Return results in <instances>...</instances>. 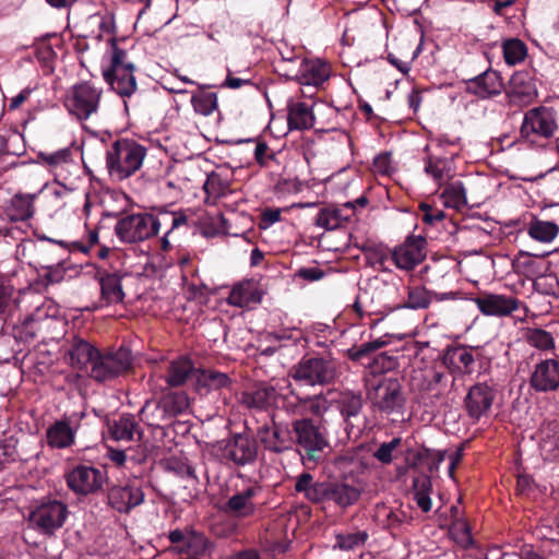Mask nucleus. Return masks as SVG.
<instances>
[{
    "label": "nucleus",
    "instance_id": "54",
    "mask_svg": "<svg viewBox=\"0 0 559 559\" xmlns=\"http://www.w3.org/2000/svg\"><path fill=\"white\" fill-rule=\"evenodd\" d=\"M419 211L421 213V219L424 223L428 225H435L444 218V212L436 209L427 203H421L419 205Z\"/></svg>",
    "mask_w": 559,
    "mask_h": 559
},
{
    "label": "nucleus",
    "instance_id": "42",
    "mask_svg": "<svg viewBox=\"0 0 559 559\" xmlns=\"http://www.w3.org/2000/svg\"><path fill=\"white\" fill-rule=\"evenodd\" d=\"M503 59L508 66L522 63L527 56V47L519 38H508L501 44Z\"/></svg>",
    "mask_w": 559,
    "mask_h": 559
},
{
    "label": "nucleus",
    "instance_id": "12",
    "mask_svg": "<svg viewBox=\"0 0 559 559\" xmlns=\"http://www.w3.org/2000/svg\"><path fill=\"white\" fill-rule=\"evenodd\" d=\"M367 199L360 197L355 201L346 202L341 206H326L319 211L316 225L325 230H334L345 226L356 214V207H365Z\"/></svg>",
    "mask_w": 559,
    "mask_h": 559
},
{
    "label": "nucleus",
    "instance_id": "26",
    "mask_svg": "<svg viewBox=\"0 0 559 559\" xmlns=\"http://www.w3.org/2000/svg\"><path fill=\"white\" fill-rule=\"evenodd\" d=\"M335 404L346 424V430L353 428V420L356 419L362 411L364 403L361 394L353 391H343L335 400Z\"/></svg>",
    "mask_w": 559,
    "mask_h": 559
},
{
    "label": "nucleus",
    "instance_id": "38",
    "mask_svg": "<svg viewBox=\"0 0 559 559\" xmlns=\"http://www.w3.org/2000/svg\"><path fill=\"white\" fill-rule=\"evenodd\" d=\"M195 371L190 359L178 358L170 362L165 380L169 386H180L191 374L194 376Z\"/></svg>",
    "mask_w": 559,
    "mask_h": 559
},
{
    "label": "nucleus",
    "instance_id": "5",
    "mask_svg": "<svg viewBox=\"0 0 559 559\" xmlns=\"http://www.w3.org/2000/svg\"><path fill=\"white\" fill-rule=\"evenodd\" d=\"M289 376L306 385H324L338 377L337 362L323 357H305L294 366Z\"/></svg>",
    "mask_w": 559,
    "mask_h": 559
},
{
    "label": "nucleus",
    "instance_id": "7",
    "mask_svg": "<svg viewBox=\"0 0 559 559\" xmlns=\"http://www.w3.org/2000/svg\"><path fill=\"white\" fill-rule=\"evenodd\" d=\"M162 221L148 213L131 214L122 217L116 224L115 230L124 242H136L156 235Z\"/></svg>",
    "mask_w": 559,
    "mask_h": 559
},
{
    "label": "nucleus",
    "instance_id": "41",
    "mask_svg": "<svg viewBox=\"0 0 559 559\" xmlns=\"http://www.w3.org/2000/svg\"><path fill=\"white\" fill-rule=\"evenodd\" d=\"M111 437L117 441H131L134 435L141 437V431L132 416H121L109 426Z\"/></svg>",
    "mask_w": 559,
    "mask_h": 559
},
{
    "label": "nucleus",
    "instance_id": "56",
    "mask_svg": "<svg viewBox=\"0 0 559 559\" xmlns=\"http://www.w3.org/2000/svg\"><path fill=\"white\" fill-rule=\"evenodd\" d=\"M299 401L306 405L313 415H321L328 409V402L321 395L299 399Z\"/></svg>",
    "mask_w": 559,
    "mask_h": 559
},
{
    "label": "nucleus",
    "instance_id": "18",
    "mask_svg": "<svg viewBox=\"0 0 559 559\" xmlns=\"http://www.w3.org/2000/svg\"><path fill=\"white\" fill-rule=\"evenodd\" d=\"M426 241L421 237H408L402 245L392 251L395 265L405 271L413 270L426 257Z\"/></svg>",
    "mask_w": 559,
    "mask_h": 559
},
{
    "label": "nucleus",
    "instance_id": "33",
    "mask_svg": "<svg viewBox=\"0 0 559 559\" xmlns=\"http://www.w3.org/2000/svg\"><path fill=\"white\" fill-rule=\"evenodd\" d=\"M443 376L444 374L441 371H438L433 367L413 369L411 374V385L413 389L423 392L433 391L443 379Z\"/></svg>",
    "mask_w": 559,
    "mask_h": 559
},
{
    "label": "nucleus",
    "instance_id": "23",
    "mask_svg": "<svg viewBox=\"0 0 559 559\" xmlns=\"http://www.w3.org/2000/svg\"><path fill=\"white\" fill-rule=\"evenodd\" d=\"M263 292L254 281H242L235 285L227 297L230 306L238 308H252L262 300Z\"/></svg>",
    "mask_w": 559,
    "mask_h": 559
},
{
    "label": "nucleus",
    "instance_id": "61",
    "mask_svg": "<svg viewBox=\"0 0 559 559\" xmlns=\"http://www.w3.org/2000/svg\"><path fill=\"white\" fill-rule=\"evenodd\" d=\"M298 276L306 280V281H319L324 276V272L317 267H302L298 271Z\"/></svg>",
    "mask_w": 559,
    "mask_h": 559
},
{
    "label": "nucleus",
    "instance_id": "30",
    "mask_svg": "<svg viewBox=\"0 0 559 559\" xmlns=\"http://www.w3.org/2000/svg\"><path fill=\"white\" fill-rule=\"evenodd\" d=\"M508 94L511 103L526 106L537 97V90L531 79L524 75H516L511 81V88Z\"/></svg>",
    "mask_w": 559,
    "mask_h": 559
},
{
    "label": "nucleus",
    "instance_id": "11",
    "mask_svg": "<svg viewBox=\"0 0 559 559\" xmlns=\"http://www.w3.org/2000/svg\"><path fill=\"white\" fill-rule=\"evenodd\" d=\"M293 430L297 443L305 449L311 460H318L319 454L329 447L325 433L311 419L295 420Z\"/></svg>",
    "mask_w": 559,
    "mask_h": 559
},
{
    "label": "nucleus",
    "instance_id": "60",
    "mask_svg": "<svg viewBox=\"0 0 559 559\" xmlns=\"http://www.w3.org/2000/svg\"><path fill=\"white\" fill-rule=\"evenodd\" d=\"M313 477L311 474L309 473H302L301 475H299V477L297 478V481L295 484V490L297 492H301L304 493V496H306V493L308 492L309 488H311V486L313 485Z\"/></svg>",
    "mask_w": 559,
    "mask_h": 559
},
{
    "label": "nucleus",
    "instance_id": "62",
    "mask_svg": "<svg viewBox=\"0 0 559 559\" xmlns=\"http://www.w3.org/2000/svg\"><path fill=\"white\" fill-rule=\"evenodd\" d=\"M33 92V88L31 87H25L23 88L16 96H14L10 104H9V109L10 110H15L17 109L24 102H26L31 94Z\"/></svg>",
    "mask_w": 559,
    "mask_h": 559
},
{
    "label": "nucleus",
    "instance_id": "9",
    "mask_svg": "<svg viewBox=\"0 0 559 559\" xmlns=\"http://www.w3.org/2000/svg\"><path fill=\"white\" fill-rule=\"evenodd\" d=\"M131 366V354L126 348H120L116 353L100 354L97 349L95 359H93L88 369L91 378L97 381H106L120 374Z\"/></svg>",
    "mask_w": 559,
    "mask_h": 559
},
{
    "label": "nucleus",
    "instance_id": "34",
    "mask_svg": "<svg viewBox=\"0 0 559 559\" xmlns=\"http://www.w3.org/2000/svg\"><path fill=\"white\" fill-rule=\"evenodd\" d=\"M526 231L532 239L542 243H550L559 234V225L555 222L532 217L526 224Z\"/></svg>",
    "mask_w": 559,
    "mask_h": 559
},
{
    "label": "nucleus",
    "instance_id": "40",
    "mask_svg": "<svg viewBox=\"0 0 559 559\" xmlns=\"http://www.w3.org/2000/svg\"><path fill=\"white\" fill-rule=\"evenodd\" d=\"M102 300L106 305L118 304L123 300L120 277L117 274H105L99 278Z\"/></svg>",
    "mask_w": 559,
    "mask_h": 559
},
{
    "label": "nucleus",
    "instance_id": "39",
    "mask_svg": "<svg viewBox=\"0 0 559 559\" xmlns=\"http://www.w3.org/2000/svg\"><path fill=\"white\" fill-rule=\"evenodd\" d=\"M450 366L461 373H472L475 366L473 349L459 346L450 349L447 354Z\"/></svg>",
    "mask_w": 559,
    "mask_h": 559
},
{
    "label": "nucleus",
    "instance_id": "15",
    "mask_svg": "<svg viewBox=\"0 0 559 559\" xmlns=\"http://www.w3.org/2000/svg\"><path fill=\"white\" fill-rule=\"evenodd\" d=\"M188 397L183 393H175L162 400L160 403L146 402L141 408L140 414L143 420L148 425H158V419H164L166 413L169 411L171 415L182 413L188 408Z\"/></svg>",
    "mask_w": 559,
    "mask_h": 559
},
{
    "label": "nucleus",
    "instance_id": "13",
    "mask_svg": "<svg viewBox=\"0 0 559 559\" xmlns=\"http://www.w3.org/2000/svg\"><path fill=\"white\" fill-rule=\"evenodd\" d=\"M61 353L64 361L73 369L87 372L96 357L97 348L86 340L73 335L64 341Z\"/></svg>",
    "mask_w": 559,
    "mask_h": 559
},
{
    "label": "nucleus",
    "instance_id": "63",
    "mask_svg": "<svg viewBox=\"0 0 559 559\" xmlns=\"http://www.w3.org/2000/svg\"><path fill=\"white\" fill-rule=\"evenodd\" d=\"M249 84H251L250 80L234 78V76H231L230 71H228V75H227L225 82L222 84V87L237 90L243 85H249Z\"/></svg>",
    "mask_w": 559,
    "mask_h": 559
},
{
    "label": "nucleus",
    "instance_id": "47",
    "mask_svg": "<svg viewBox=\"0 0 559 559\" xmlns=\"http://www.w3.org/2000/svg\"><path fill=\"white\" fill-rule=\"evenodd\" d=\"M524 336H525L526 342L531 346H533L539 350H548V349L555 348V340H554L552 335L545 330L527 329L525 331Z\"/></svg>",
    "mask_w": 559,
    "mask_h": 559
},
{
    "label": "nucleus",
    "instance_id": "20",
    "mask_svg": "<svg viewBox=\"0 0 559 559\" xmlns=\"http://www.w3.org/2000/svg\"><path fill=\"white\" fill-rule=\"evenodd\" d=\"M260 492V487L250 486L241 491L234 493L227 500L224 511L235 519H247L253 516L257 512L254 498Z\"/></svg>",
    "mask_w": 559,
    "mask_h": 559
},
{
    "label": "nucleus",
    "instance_id": "8",
    "mask_svg": "<svg viewBox=\"0 0 559 559\" xmlns=\"http://www.w3.org/2000/svg\"><path fill=\"white\" fill-rule=\"evenodd\" d=\"M102 94V88L88 82L79 83L69 91L64 105L71 115L85 120L97 111Z\"/></svg>",
    "mask_w": 559,
    "mask_h": 559
},
{
    "label": "nucleus",
    "instance_id": "22",
    "mask_svg": "<svg viewBox=\"0 0 559 559\" xmlns=\"http://www.w3.org/2000/svg\"><path fill=\"white\" fill-rule=\"evenodd\" d=\"M39 189L34 193L16 192L5 204L4 212L13 222H24L35 214V200L41 193Z\"/></svg>",
    "mask_w": 559,
    "mask_h": 559
},
{
    "label": "nucleus",
    "instance_id": "3",
    "mask_svg": "<svg viewBox=\"0 0 559 559\" xmlns=\"http://www.w3.org/2000/svg\"><path fill=\"white\" fill-rule=\"evenodd\" d=\"M111 52L108 62L103 64L102 74L105 82L121 97H129L136 91L134 67L126 62V51L117 46L114 38L109 40Z\"/></svg>",
    "mask_w": 559,
    "mask_h": 559
},
{
    "label": "nucleus",
    "instance_id": "24",
    "mask_svg": "<svg viewBox=\"0 0 559 559\" xmlns=\"http://www.w3.org/2000/svg\"><path fill=\"white\" fill-rule=\"evenodd\" d=\"M225 455L237 465H246L257 457V443L245 435H237L228 441Z\"/></svg>",
    "mask_w": 559,
    "mask_h": 559
},
{
    "label": "nucleus",
    "instance_id": "64",
    "mask_svg": "<svg viewBox=\"0 0 559 559\" xmlns=\"http://www.w3.org/2000/svg\"><path fill=\"white\" fill-rule=\"evenodd\" d=\"M281 219L280 210H266L262 214V223L264 227H269Z\"/></svg>",
    "mask_w": 559,
    "mask_h": 559
},
{
    "label": "nucleus",
    "instance_id": "55",
    "mask_svg": "<svg viewBox=\"0 0 559 559\" xmlns=\"http://www.w3.org/2000/svg\"><path fill=\"white\" fill-rule=\"evenodd\" d=\"M64 269L59 264L55 266H44L40 274L46 285L60 283L64 278Z\"/></svg>",
    "mask_w": 559,
    "mask_h": 559
},
{
    "label": "nucleus",
    "instance_id": "25",
    "mask_svg": "<svg viewBox=\"0 0 559 559\" xmlns=\"http://www.w3.org/2000/svg\"><path fill=\"white\" fill-rule=\"evenodd\" d=\"M331 68L320 59L304 60L298 70V81L301 85L319 86L330 78Z\"/></svg>",
    "mask_w": 559,
    "mask_h": 559
},
{
    "label": "nucleus",
    "instance_id": "49",
    "mask_svg": "<svg viewBox=\"0 0 559 559\" xmlns=\"http://www.w3.org/2000/svg\"><path fill=\"white\" fill-rule=\"evenodd\" d=\"M388 335L378 337L373 341L362 343L357 348H352L349 350V357L353 360H360L361 358L370 355L371 353L386 346L389 341L386 340Z\"/></svg>",
    "mask_w": 559,
    "mask_h": 559
},
{
    "label": "nucleus",
    "instance_id": "51",
    "mask_svg": "<svg viewBox=\"0 0 559 559\" xmlns=\"http://www.w3.org/2000/svg\"><path fill=\"white\" fill-rule=\"evenodd\" d=\"M367 539V534L364 532L350 533V534H340L336 536V545L335 547L342 550H352L365 543Z\"/></svg>",
    "mask_w": 559,
    "mask_h": 559
},
{
    "label": "nucleus",
    "instance_id": "19",
    "mask_svg": "<svg viewBox=\"0 0 559 559\" xmlns=\"http://www.w3.org/2000/svg\"><path fill=\"white\" fill-rule=\"evenodd\" d=\"M495 400V391L487 383H476L469 388L464 404L469 417L479 419L487 415Z\"/></svg>",
    "mask_w": 559,
    "mask_h": 559
},
{
    "label": "nucleus",
    "instance_id": "28",
    "mask_svg": "<svg viewBox=\"0 0 559 559\" xmlns=\"http://www.w3.org/2000/svg\"><path fill=\"white\" fill-rule=\"evenodd\" d=\"M277 389L283 386L277 383V388L273 385H259L252 391L245 392L241 396V403L249 408L262 409L275 403L277 397Z\"/></svg>",
    "mask_w": 559,
    "mask_h": 559
},
{
    "label": "nucleus",
    "instance_id": "16",
    "mask_svg": "<svg viewBox=\"0 0 559 559\" xmlns=\"http://www.w3.org/2000/svg\"><path fill=\"white\" fill-rule=\"evenodd\" d=\"M478 310L488 317H508L519 309L520 300L501 294L484 292L473 299Z\"/></svg>",
    "mask_w": 559,
    "mask_h": 559
},
{
    "label": "nucleus",
    "instance_id": "32",
    "mask_svg": "<svg viewBox=\"0 0 559 559\" xmlns=\"http://www.w3.org/2000/svg\"><path fill=\"white\" fill-rule=\"evenodd\" d=\"M75 439V430L66 419L58 420L47 430V441L52 448L64 449L71 447Z\"/></svg>",
    "mask_w": 559,
    "mask_h": 559
},
{
    "label": "nucleus",
    "instance_id": "45",
    "mask_svg": "<svg viewBox=\"0 0 559 559\" xmlns=\"http://www.w3.org/2000/svg\"><path fill=\"white\" fill-rule=\"evenodd\" d=\"M191 104L197 114L202 116H210L218 107L217 94L209 92L197 93L192 96Z\"/></svg>",
    "mask_w": 559,
    "mask_h": 559
},
{
    "label": "nucleus",
    "instance_id": "37",
    "mask_svg": "<svg viewBox=\"0 0 559 559\" xmlns=\"http://www.w3.org/2000/svg\"><path fill=\"white\" fill-rule=\"evenodd\" d=\"M194 377L198 389H205L206 391L228 388L231 383L227 373L213 369H199Z\"/></svg>",
    "mask_w": 559,
    "mask_h": 559
},
{
    "label": "nucleus",
    "instance_id": "21",
    "mask_svg": "<svg viewBox=\"0 0 559 559\" xmlns=\"http://www.w3.org/2000/svg\"><path fill=\"white\" fill-rule=\"evenodd\" d=\"M108 500L117 511L128 513L144 501V493L140 486L128 483L124 486L112 487L109 490Z\"/></svg>",
    "mask_w": 559,
    "mask_h": 559
},
{
    "label": "nucleus",
    "instance_id": "53",
    "mask_svg": "<svg viewBox=\"0 0 559 559\" xmlns=\"http://www.w3.org/2000/svg\"><path fill=\"white\" fill-rule=\"evenodd\" d=\"M329 486L330 481H314L311 488H309L305 498L313 503L329 500Z\"/></svg>",
    "mask_w": 559,
    "mask_h": 559
},
{
    "label": "nucleus",
    "instance_id": "48",
    "mask_svg": "<svg viewBox=\"0 0 559 559\" xmlns=\"http://www.w3.org/2000/svg\"><path fill=\"white\" fill-rule=\"evenodd\" d=\"M432 300V294L426 288L417 286L408 289L407 300L405 304L399 302L403 308L425 309Z\"/></svg>",
    "mask_w": 559,
    "mask_h": 559
},
{
    "label": "nucleus",
    "instance_id": "4",
    "mask_svg": "<svg viewBox=\"0 0 559 559\" xmlns=\"http://www.w3.org/2000/svg\"><path fill=\"white\" fill-rule=\"evenodd\" d=\"M367 399L374 408L386 415H403L406 397L396 378L380 377L369 381Z\"/></svg>",
    "mask_w": 559,
    "mask_h": 559
},
{
    "label": "nucleus",
    "instance_id": "52",
    "mask_svg": "<svg viewBox=\"0 0 559 559\" xmlns=\"http://www.w3.org/2000/svg\"><path fill=\"white\" fill-rule=\"evenodd\" d=\"M401 438H393L390 442L382 443L373 453V457L382 464H390L393 461V452L400 447Z\"/></svg>",
    "mask_w": 559,
    "mask_h": 559
},
{
    "label": "nucleus",
    "instance_id": "14",
    "mask_svg": "<svg viewBox=\"0 0 559 559\" xmlns=\"http://www.w3.org/2000/svg\"><path fill=\"white\" fill-rule=\"evenodd\" d=\"M530 385L537 393L559 390V359L547 358L534 365L530 376Z\"/></svg>",
    "mask_w": 559,
    "mask_h": 559
},
{
    "label": "nucleus",
    "instance_id": "29",
    "mask_svg": "<svg viewBox=\"0 0 559 559\" xmlns=\"http://www.w3.org/2000/svg\"><path fill=\"white\" fill-rule=\"evenodd\" d=\"M467 88L477 96L486 98L499 94L502 88V82L497 72L485 71L471 80L467 84Z\"/></svg>",
    "mask_w": 559,
    "mask_h": 559
},
{
    "label": "nucleus",
    "instance_id": "6",
    "mask_svg": "<svg viewBox=\"0 0 559 559\" xmlns=\"http://www.w3.org/2000/svg\"><path fill=\"white\" fill-rule=\"evenodd\" d=\"M558 130L556 111L539 106L527 110L520 129L521 136L530 142L552 138Z\"/></svg>",
    "mask_w": 559,
    "mask_h": 559
},
{
    "label": "nucleus",
    "instance_id": "2",
    "mask_svg": "<svg viewBox=\"0 0 559 559\" xmlns=\"http://www.w3.org/2000/svg\"><path fill=\"white\" fill-rule=\"evenodd\" d=\"M145 155V147L133 140L116 141L106 154L109 175L117 180L129 178L140 169Z\"/></svg>",
    "mask_w": 559,
    "mask_h": 559
},
{
    "label": "nucleus",
    "instance_id": "35",
    "mask_svg": "<svg viewBox=\"0 0 559 559\" xmlns=\"http://www.w3.org/2000/svg\"><path fill=\"white\" fill-rule=\"evenodd\" d=\"M360 497V490L344 481H330L329 500L342 508L354 504Z\"/></svg>",
    "mask_w": 559,
    "mask_h": 559
},
{
    "label": "nucleus",
    "instance_id": "10",
    "mask_svg": "<svg viewBox=\"0 0 559 559\" xmlns=\"http://www.w3.org/2000/svg\"><path fill=\"white\" fill-rule=\"evenodd\" d=\"M68 516L64 503L51 500L43 502L29 514V523L43 534L51 535L62 527Z\"/></svg>",
    "mask_w": 559,
    "mask_h": 559
},
{
    "label": "nucleus",
    "instance_id": "43",
    "mask_svg": "<svg viewBox=\"0 0 559 559\" xmlns=\"http://www.w3.org/2000/svg\"><path fill=\"white\" fill-rule=\"evenodd\" d=\"M442 203L447 207L462 210L466 205V194L462 182L448 185L441 193Z\"/></svg>",
    "mask_w": 559,
    "mask_h": 559
},
{
    "label": "nucleus",
    "instance_id": "36",
    "mask_svg": "<svg viewBox=\"0 0 559 559\" xmlns=\"http://www.w3.org/2000/svg\"><path fill=\"white\" fill-rule=\"evenodd\" d=\"M288 124L290 129L304 130L314 126L312 105L293 103L288 107Z\"/></svg>",
    "mask_w": 559,
    "mask_h": 559
},
{
    "label": "nucleus",
    "instance_id": "57",
    "mask_svg": "<svg viewBox=\"0 0 559 559\" xmlns=\"http://www.w3.org/2000/svg\"><path fill=\"white\" fill-rule=\"evenodd\" d=\"M452 535L463 546H467L472 543L468 526L465 522H456L451 530Z\"/></svg>",
    "mask_w": 559,
    "mask_h": 559
},
{
    "label": "nucleus",
    "instance_id": "27",
    "mask_svg": "<svg viewBox=\"0 0 559 559\" xmlns=\"http://www.w3.org/2000/svg\"><path fill=\"white\" fill-rule=\"evenodd\" d=\"M261 442L273 452L280 453L290 449L293 437L287 426L274 424L260 432Z\"/></svg>",
    "mask_w": 559,
    "mask_h": 559
},
{
    "label": "nucleus",
    "instance_id": "46",
    "mask_svg": "<svg viewBox=\"0 0 559 559\" xmlns=\"http://www.w3.org/2000/svg\"><path fill=\"white\" fill-rule=\"evenodd\" d=\"M107 454L110 461L117 466H121L128 457L136 463L143 462L147 456V450L142 445H139L136 450L128 449V451L109 448Z\"/></svg>",
    "mask_w": 559,
    "mask_h": 559
},
{
    "label": "nucleus",
    "instance_id": "58",
    "mask_svg": "<svg viewBox=\"0 0 559 559\" xmlns=\"http://www.w3.org/2000/svg\"><path fill=\"white\" fill-rule=\"evenodd\" d=\"M204 190L207 195L218 198L224 193V187L222 186L221 178L217 175H211L207 177L204 183Z\"/></svg>",
    "mask_w": 559,
    "mask_h": 559
},
{
    "label": "nucleus",
    "instance_id": "50",
    "mask_svg": "<svg viewBox=\"0 0 559 559\" xmlns=\"http://www.w3.org/2000/svg\"><path fill=\"white\" fill-rule=\"evenodd\" d=\"M38 158L52 169L60 168L71 160V153L68 148H62L53 153H39Z\"/></svg>",
    "mask_w": 559,
    "mask_h": 559
},
{
    "label": "nucleus",
    "instance_id": "44",
    "mask_svg": "<svg viewBox=\"0 0 559 559\" xmlns=\"http://www.w3.org/2000/svg\"><path fill=\"white\" fill-rule=\"evenodd\" d=\"M430 490L431 480L428 476L421 475L414 479V500L424 512L431 510Z\"/></svg>",
    "mask_w": 559,
    "mask_h": 559
},
{
    "label": "nucleus",
    "instance_id": "31",
    "mask_svg": "<svg viewBox=\"0 0 559 559\" xmlns=\"http://www.w3.org/2000/svg\"><path fill=\"white\" fill-rule=\"evenodd\" d=\"M425 171L439 186H442L455 176L453 158L430 156L426 160Z\"/></svg>",
    "mask_w": 559,
    "mask_h": 559
},
{
    "label": "nucleus",
    "instance_id": "1",
    "mask_svg": "<svg viewBox=\"0 0 559 559\" xmlns=\"http://www.w3.org/2000/svg\"><path fill=\"white\" fill-rule=\"evenodd\" d=\"M396 295L394 285L382 283L360 292L353 305L354 311L361 319L368 318L372 328L384 320L390 313L402 309L399 302L393 300Z\"/></svg>",
    "mask_w": 559,
    "mask_h": 559
},
{
    "label": "nucleus",
    "instance_id": "59",
    "mask_svg": "<svg viewBox=\"0 0 559 559\" xmlns=\"http://www.w3.org/2000/svg\"><path fill=\"white\" fill-rule=\"evenodd\" d=\"M163 224H170L171 229H175L187 223V216L181 212L165 213L158 217Z\"/></svg>",
    "mask_w": 559,
    "mask_h": 559
},
{
    "label": "nucleus",
    "instance_id": "17",
    "mask_svg": "<svg viewBox=\"0 0 559 559\" xmlns=\"http://www.w3.org/2000/svg\"><path fill=\"white\" fill-rule=\"evenodd\" d=\"M105 475L93 466L80 465L67 475L68 486L76 493L87 495L102 488Z\"/></svg>",
    "mask_w": 559,
    "mask_h": 559
}]
</instances>
